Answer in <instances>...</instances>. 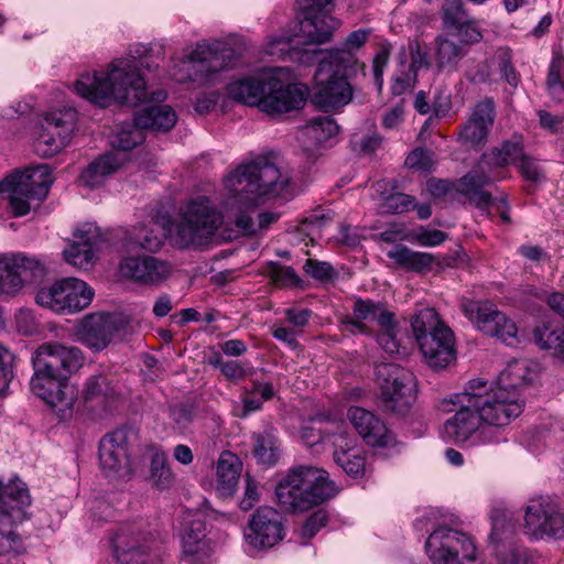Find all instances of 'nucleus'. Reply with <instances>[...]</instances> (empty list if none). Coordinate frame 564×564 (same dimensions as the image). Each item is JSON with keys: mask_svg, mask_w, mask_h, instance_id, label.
Returning <instances> with one entry per match:
<instances>
[{"mask_svg": "<svg viewBox=\"0 0 564 564\" xmlns=\"http://www.w3.org/2000/svg\"><path fill=\"white\" fill-rule=\"evenodd\" d=\"M224 185L228 192L224 200L227 224L234 225L238 234L247 236L268 229L280 218V214L274 212L260 213L257 220L251 217L261 197L290 199L293 194L290 177L265 156L239 165L226 176Z\"/></svg>", "mask_w": 564, "mask_h": 564, "instance_id": "obj_1", "label": "nucleus"}, {"mask_svg": "<svg viewBox=\"0 0 564 564\" xmlns=\"http://www.w3.org/2000/svg\"><path fill=\"white\" fill-rule=\"evenodd\" d=\"M129 52V56L113 59L107 72L82 75L75 82L77 94L100 107H107L112 100L128 106L147 100L163 101L166 93L155 90L150 95L139 66L150 72L158 69L164 59V46L138 44Z\"/></svg>", "mask_w": 564, "mask_h": 564, "instance_id": "obj_2", "label": "nucleus"}, {"mask_svg": "<svg viewBox=\"0 0 564 564\" xmlns=\"http://www.w3.org/2000/svg\"><path fill=\"white\" fill-rule=\"evenodd\" d=\"M335 494L336 489L328 473L311 465L291 468L275 488L279 505L289 512L311 509Z\"/></svg>", "mask_w": 564, "mask_h": 564, "instance_id": "obj_3", "label": "nucleus"}, {"mask_svg": "<svg viewBox=\"0 0 564 564\" xmlns=\"http://www.w3.org/2000/svg\"><path fill=\"white\" fill-rule=\"evenodd\" d=\"M318 67L315 73L313 102L325 110L340 108L352 98V89L347 82L348 70L357 62L347 50H330L315 58Z\"/></svg>", "mask_w": 564, "mask_h": 564, "instance_id": "obj_4", "label": "nucleus"}, {"mask_svg": "<svg viewBox=\"0 0 564 564\" xmlns=\"http://www.w3.org/2000/svg\"><path fill=\"white\" fill-rule=\"evenodd\" d=\"M237 52L220 41H200L171 67V76L178 83L205 85L218 73L236 66Z\"/></svg>", "mask_w": 564, "mask_h": 564, "instance_id": "obj_5", "label": "nucleus"}, {"mask_svg": "<svg viewBox=\"0 0 564 564\" xmlns=\"http://www.w3.org/2000/svg\"><path fill=\"white\" fill-rule=\"evenodd\" d=\"M224 221L227 223L226 214L209 197L192 198L173 223L174 241L181 248L207 243Z\"/></svg>", "mask_w": 564, "mask_h": 564, "instance_id": "obj_6", "label": "nucleus"}, {"mask_svg": "<svg viewBox=\"0 0 564 564\" xmlns=\"http://www.w3.org/2000/svg\"><path fill=\"white\" fill-rule=\"evenodd\" d=\"M471 399L467 402L475 404L482 424L505 427L517 419L523 411L524 400L514 390H503L497 386L487 388V381L473 379L466 384Z\"/></svg>", "mask_w": 564, "mask_h": 564, "instance_id": "obj_7", "label": "nucleus"}, {"mask_svg": "<svg viewBox=\"0 0 564 564\" xmlns=\"http://www.w3.org/2000/svg\"><path fill=\"white\" fill-rule=\"evenodd\" d=\"M420 350L431 368L443 369L454 358V334L440 319L435 308L420 310L411 319Z\"/></svg>", "mask_w": 564, "mask_h": 564, "instance_id": "obj_8", "label": "nucleus"}, {"mask_svg": "<svg viewBox=\"0 0 564 564\" xmlns=\"http://www.w3.org/2000/svg\"><path fill=\"white\" fill-rule=\"evenodd\" d=\"M379 387L378 404L388 415H406L415 401L414 375L395 364H381L376 368Z\"/></svg>", "mask_w": 564, "mask_h": 564, "instance_id": "obj_9", "label": "nucleus"}, {"mask_svg": "<svg viewBox=\"0 0 564 564\" xmlns=\"http://www.w3.org/2000/svg\"><path fill=\"white\" fill-rule=\"evenodd\" d=\"M52 184L51 169L42 164L6 177L0 182V194H8V206L13 216L22 217L31 209L30 200L46 198Z\"/></svg>", "mask_w": 564, "mask_h": 564, "instance_id": "obj_10", "label": "nucleus"}, {"mask_svg": "<svg viewBox=\"0 0 564 564\" xmlns=\"http://www.w3.org/2000/svg\"><path fill=\"white\" fill-rule=\"evenodd\" d=\"M425 550L433 564H465L476 558V546L462 530L438 525L427 538Z\"/></svg>", "mask_w": 564, "mask_h": 564, "instance_id": "obj_11", "label": "nucleus"}, {"mask_svg": "<svg viewBox=\"0 0 564 564\" xmlns=\"http://www.w3.org/2000/svg\"><path fill=\"white\" fill-rule=\"evenodd\" d=\"M94 294V290L86 282L76 278H66L40 289L35 301L55 313L74 314L87 308Z\"/></svg>", "mask_w": 564, "mask_h": 564, "instance_id": "obj_12", "label": "nucleus"}, {"mask_svg": "<svg viewBox=\"0 0 564 564\" xmlns=\"http://www.w3.org/2000/svg\"><path fill=\"white\" fill-rule=\"evenodd\" d=\"M131 330V319L120 313L89 314L83 318L77 336L80 344L94 351L104 350L111 341Z\"/></svg>", "mask_w": 564, "mask_h": 564, "instance_id": "obj_13", "label": "nucleus"}, {"mask_svg": "<svg viewBox=\"0 0 564 564\" xmlns=\"http://www.w3.org/2000/svg\"><path fill=\"white\" fill-rule=\"evenodd\" d=\"M466 317L475 323L477 328L490 337L497 338L507 346L520 343L519 330L512 318L497 310L489 302H467L463 305Z\"/></svg>", "mask_w": 564, "mask_h": 564, "instance_id": "obj_14", "label": "nucleus"}, {"mask_svg": "<svg viewBox=\"0 0 564 564\" xmlns=\"http://www.w3.org/2000/svg\"><path fill=\"white\" fill-rule=\"evenodd\" d=\"M30 387L32 392L50 405L61 419L72 414L78 394L68 379L34 370Z\"/></svg>", "mask_w": 564, "mask_h": 564, "instance_id": "obj_15", "label": "nucleus"}, {"mask_svg": "<svg viewBox=\"0 0 564 564\" xmlns=\"http://www.w3.org/2000/svg\"><path fill=\"white\" fill-rule=\"evenodd\" d=\"M524 532L534 540L564 539V512L551 500H531L525 508Z\"/></svg>", "mask_w": 564, "mask_h": 564, "instance_id": "obj_16", "label": "nucleus"}, {"mask_svg": "<svg viewBox=\"0 0 564 564\" xmlns=\"http://www.w3.org/2000/svg\"><path fill=\"white\" fill-rule=\"evenodd\" d=\"M31 361L33 370L68 379L83 365L84 356L78 347L45 343L34 350Z\"/></svg>", "mask_w": 564, "mask_h": 564, "instance_id": "obj_17", "label": "nucleus"}, {"mask_svg": "<svg viewBox=\"0 0 564 564\" xmlns=\"http://www.w3.org/2000/svg\"><path fill=\"white\" fill-rule=\"evenodd\" d=\"M282 70L271 68L265 97L261 102V111L271 116L299 110L306 102L305 86L284 82Z\"/></svg>", "mask_w": 564, "mask_h": 564, "instance_id": "obj_18", "label": "nucleus"}, {"mask_svg": "<svg viewBox=\"0 0 564 564\" xmlns=\"http://www.w3.org/2000/svg\"><path fill=\"white\" fill-rule=\"evenodd\" d=\"M30 505L31 497L23 481L17 479L2 486L0 480V535L11 541L18 539L13 529L25 520Z\"/></svg>", "mask_w": 564, "mask_h": 564, "instance_id": "obj_19", "label": "nucleus"}, {"mask_svg": "<svg viewBox=\"0 0 564 564\" xmlns=\"http://www.w3.org/2000/svg\"><path fill=\"white\" fill-rule=\"evenodd\" d=\"M333 0H297L300 31L306 41L326 42L339 25L330 15Z\"/></svg>", "mask_w": 564, "mask_h": 564, "instance_id": "obj_20", "label": "nucleus"}, {"mask_svg": "<svg viewBox=\"0 0 564 564\" xmlns=\"http://www.w3.org/2000/svg\"><path fill=\"white\" fill-rule=\"evenodd\" d=\"M44 265L36 259L22 254H0V294L13 293L24 284L42 281Z\"/></svg>", "mask_w": 564, "mask_h": 564, "instance_id": "obj_21", "label": "nucleus"}, {"mask_svg": "<svg viewBox=\"0 0 564 564\" xmlns=\"http://www.w3.org/2000/svg\"><path fill=\"white\" fill-rule=\"evenodd\" d=\"M130 435H132V431L118 429L100 440L99 462L108 477H123L130 474Z\"/></svg>", "mask_w": 564, "mask_h": 564, "instance_id": "obj_22", "label": "nucleus"}, {"mask_svg": "<svg viewBox=\"0 0 564 564\" xmlns=\"http://www.w3.org/2000/svg\"><path fill=\"white\" fill-rule=\"evenodd\" d=\"M243 534L253 549H270L285 535L282 517L274 508L260 507L251 516Z\"/></svg>", "mask_w": 564, "mask_h": 564, "instance_id": "obj_23", "label": "nucleus"}, {"mask_svg": "<svg viewBox=\"0 0 564 564\" xmlns=\"http://www.w3.org/2000/svg\"><path fill=\"white\" fill-rule=\"evenodd\" d=\"M468 399H471V395L465 388L464 392L455 394L451 400L458 410L445 421L443 436L455 444L468 443L482 423L475 411V404L468 403Z\"/></svg>", "mask_w": 564, "mask_h": 564, "instance_id": "obj_24", "label": "nucleus"}, {"mask_svg": "<svg viewBox=\"0 0 564 564\" xmlns=\"http://www.w3.org/2000/svg\"><path fill=\"white\" fill-rule=\"evenodd\" d=\"M330 436L335 464L352 478L362 477L366 456L364 449L357 445V438L345 425H338L337 433Z\"/></svg>", "mask_w": 564, "mask_h": 564, "instance_id": "obj_25", "label": "nucleus"}, {"mask_svg": "<svg viewBox=\"0 0 564 564\" xmlns=\"http://www.w3.org/2000/svg\"><path fill=\"white\" fill-rule=\"evenodd\" d=\"M347 416L366 444L373 447H392L395 445L393 433L375 413L364 408L351 406Z\"/></svg>", "mask_w": 564, "mask_h": 564, "instance_id": "obj_26", "label": "nucleus"}, {"mask_svg": "<svg viewBox=\"0 0 564 564\" xmlns=\"http://www.w3.org/2000/svg\"><path fill=\"white\" fill-rule=\"evenodd\" d=\"M171 236L174 239V227L169 219L151 220L149 224H140L124 236L123 248L127 252L143 249L156 252L164 239Z\"/></svg>", "mask_w": 564, "mask_h": 564, "instance_id": "obj_27", "label": "nucleus"}, {"mask_svg": "<svg viewBox=\"0 0 564 564\" xmlns=\"http://www.w3.org/2000/svg\"><path fill=\"white\" fill-rule=\"evenodd\" d=\"M394 314L388 311L382 302L357 299L352 307V316H346L341 324L346 330L356 334H368L365 322H376L380 327L389 328Z\"/></svg>", "mask_w": 564, "mask_h": 564, "instance_id": "obj_28", "label": "nucleus"}, {"mask_svg": "<svg viewBox=\"0 0 564 564\" xmlns=\"http://www.w3.org/2000/svg\"><path fill=\"white\" fill-rule=\"evenodd\" d=\"M119 272L123 278L152 285L167 279L171 270L166 262L158 258L129 256L120 261Z\"/></svg>", "mask_w": 564, "mask_h": 564, "instance_id": "obj_29", "label": "nucleus"}, {"mask_svg": "<svg viewBox=\"0 0 564 564\" xmlns=\"http://www.w3.org/2000/svg\"><path fill=\"white\" fill-rule=\"evenodd\" d=\"M496 117L495 104L491 99L478 102L467 122L460 128L459 141L471 148L482 147Z\"/></svg>", "mask_w": 564, "mask_h": 564, "instance_id": "obj_30", "label": "nucleus"}, {"mask_svg": "<svg viewBox=\"0 0 564 564\" xmlns=\"http://www.w3.org/2000/svg\"><path fill=\"white\" fill-rule=\"evenodd\" d=\"M321 42L306 41L303 33L299 30L292 36H270L264 45V53L276 58H289L302 64L314 62L321 54L317 50L303 48L299 45L319 44Z\"/></svg>", "mask_w": 564, "mask_h": 564, "instance_id": "obj_31", "label": "nucleus"}, {"mask_svg": "<svg viewBox=\"0 0 564 564\" xmlns=\"http://www.w3.org/2000/svg\"><path fill=\"white\" fill-rule=\"evenodd\" d=\"M491 166H488V162H484V156H481L477 167L469 171L458 182L457 191L467 196L469 202L480 210H488L492 204L490 193L482 189L495 180L491 175Z\"/></svg>", "mask_w": 564, "mask_h": 564, "instance_id": "obj_32", "label": "nucleus"}, {"mask_svg": "<svg viewBox=\"0 0 564 564\" xmlns=\"http://www.w3.org/2000/svg\"><path fill=\"white\" fill-rule=\"evenodd\" d=\"M74 237L75 241L63 252L64 258L76 268L87 269L94 259V249L100 241L99 228L86 223L76 229Z\"/></svg>", "mask_w": 564, "mask_h": 564, "instance_id": "obj_33", "label": "nucleus"}, {"mask_svg": "<svg viewBox=\"0 0 564 564\" xmlns=\"http://www.w3.org/2000/svg\"><path fill=\"white\" fill-rule=\"evenodd\" d=\"M271 74V68L246 76L230 83L227 86V94L230 98L248 106H257L261 110V102L265 97L267 82Z\"/></svg>", "mask_w": 564, "mask_h": 564, "instance_id": "obj_34", "label": "nucleus"}, {"mask_svg": "<svg viewBox=\"0 0 564 564\" xmlns=\"http://www.w3.org/2000/svg\"><path fill=\"white\" fill-rule=\"evenodd\" d=\"M127 160V154L119 152L106 153L93 161L80 174V181L88 187H98L113 174Z\"/></svg>", "mask_w": 564, "mask_h": 564, "instance_id": "obj_35", "label": "nucleus"}, {"mask_svg": "<svg viewBox=\"0 0 564 564\" xmlns=\"http://www.w3.org/2000/svg\"><path fill=\"white\" fill-rule=\"evenodd\" d=\"M435 65L438 72H454L457 69L460 61L468 54L464 44H459L451 34L445 32L438 35L434 41Z\"/></svg>", "mask_w": 564, "mask_h": 564, "instance_id": "obj_36", "label": "nucleus"}, {"mask_svg": "<svg viewBox=\"0 0 564 564\" xmlns=\"http://www.w3.org/2000/svg\"><path fill=\"white\" fill-rule=\"evenodd\" d=\"M339 131L337 122L329 116H317L305 124L300 133L299 140L305 150H311L335 137Z\"/></svg>", "mask_w": 564, "mask_h": 564, "instance_id": "obj_37", "label": "nucleus"}, {"mask_svg": "<svg viewBox=\"0 0 564 564\" xmlns=\"http://www.w3.org/2000/svg\"><path fill=\"white\" fill-rule=\"evenodd\" d=\"M57 137L51 133L55 126L52 123H41L37 138L34 141V151L41 158H52L59 153L69 143V120L63 121Z\"/></svg>", "mask_w": 564, "mask_h": 564, "instance_id": "obj_38", "label": "nucleus"}, {"mask_svg": "<svg viewBox=\"0 0 564 564\" xmlns=\"http://www.w3.org/2000/svg\"><path fill=\"white\" fill-rule=\"evenodd\" d=\"M241 465L238 457L229 452L221 453L217 463L216 491L221 497H231L236 491Z\"/></svg>", "mask_w": 564, "mask_h": 564, "instance_id": "obj_39", "label": "nucleus"}, {"mask_svg": "<svg viewBox=\"0 0 564 564\" xmlns=\"http://www.w3.org/2000/svg\"><path fill=\"white\" fill-rule=\"evenodd\" d=\"M176 120L175 111L167 105L148 106L135 115V122L143 131H169Z\"/></svg>", "mask_w": 564, "mask_h": 564, "instance_id": "obj_40", "label": "nucleus"}, {"mask_svg": "<svg viewBox=\"0 0 564 564\" xmlns=\"http://www.w3.org/2000/svg\"><path fill=\"white\" fill-rule=\"evenodd\" d=\"M534 371L527 359H514L500 372L495 386L503 390H514L521 394V389L527 387Z\"/></svg>", "mask_w": 564, "mask_h": 564, "instance_id": "obj_41", "label": "nucleus"}, {"mask_svg": "<svg viewBox=\"0 0 564 564\" xmlns=\"http://www.w3.org/2000/svg\"><path fill=\"white\" fill-rule=\"evenodd\" d=\"M387 257L399 267L417 273L429 271L434 262L433 254L414 251L403 245L394 246L387 252Z\"/></svg>", "mask_w": 564, "mask_h": 564, "instance_id": "obj_42", "label": "nucleus"}, {"mask_svg": "<svg viewBox=\"0 0 564 564\" xmlns=\"http://www.w3.org/2000/svg\"><path fill=\"white\" fill-rule=\"evenodd\" d=\"M83 398L86 402L97 401L106 403L117 397V389L113 380L104 373L90 375L83 387Z\"/></svg>", "mask_w": 564, "mask_h": 564, "instance_id": "obj_43", "label": "nucleus"}, {"mask_svg": "<svg viewBox=\"0 0 564 564\" xmlns=\"http://www.w3.org/2000/svg\"><path fill=\"white\" fill-rule=\"evenodd\" d=\"M253 454L258 463L264 466H273L281 456V444L272 431L256 433L252 436Z\"/></svg>", "mask_w": 564, "mask_h": 564, "instance_id": "obj_44", "label": "nucleus"}, {"mask_svg": "<svg viewBox=\"0 0 564 564\" xmlns=\"http://www.w3.org/2000/svg\"><path fill=\"white\" fill-rule=\"evenodd\" d=\"M536 345L544 350H550L555 357L564 360V326L542 324L533 330Z\"/></svg>", "mask_w": 564, "mask_h": 564, "instance_id": "obj_45", "label": "nucleus"}, {"mask_svg": "<svg viewBox=\"0 0 564 564\" xmlns=\"http://www.w3.org/2000/svg\"><path fill=\"white\" fill-rule=\"evenodd\" d=\"M522 144L519 141H506L500 148H494L490 153L482 154L488 166L502 167L519 164L524 156Z\"/></svg>", "mask_w": 564, "mask_h": 564, "instance_id": "obj_46", "label": "nucleus"}, {"mask_svg": "<svg viewBox=\"0 0 564 564\" xmlns=\"http://www.w3.org/2000/svg\"><path fill=\"white\" fill-rule=\"evenodd\" d=\"M206 524L200 517H195L184 522L183 527V553L185 555L197 554L205 545Z\"/></svg>", "mask_w": 564, "mask_h": 564, "instance_id": "obj_47", "label": "nucleus"}, {"mask_svg": "<svg viewBox=\"0 0 564 564\" xmlns=\"http://www.w3.org/2000/svg\"><path fill=\"white\" fill-rule=\"evenodd\" d=\"M144 139V131L141 126L135 122L134 118L133 122H124L121 124L119 131L111 140V145L113 149L118 150L117 152L126 154V151L141 144Z\"/></svg>", "mask_w": 564, "mask_h": 564, "instance_id": "obj_48", "label": "nucleus"}, {"mask_svg": "<svg viewBox=\"0 0 564 564\" xmlns=\"http://www.w3.org/2000/svg\"><path fill=\"white\" fill-rule=\"evenodd\" d=\"M151 453L150 480L160 489L170 488L174 476L169 467L166 454L160 448H152Z\"/></svg>", "mask_w": 564, "mask_h": 564, "instance_id": "obj_49", "label": "nucleus"}, {"mask_svg": "<svg viewBox=\"0 0 564 564\" xmlns=\"http://www.w3.org/2000/svg\"><path fill=\"white\" fill-rule=\"evenodd\" d=\"M546 90L554 101H564V58L560 54H555L551 59L546 77Z\"/></svg>", "mask_w": 564, "mask_h": 564, "instance_id": "obj_50", "label": "nucleus"}, {"mask_svg": "<svg viewBox=\"0 0 564 564\" xmlns=\"http://www.w3.org/2000/svg\"><path fill=\"white\" fill-rule=\"evenodd\" d=\"M398 59L400 68L395 72L391 85V91L394 96H401L411 90L416 82V74L413 69L406 67V52L404 47L401 48Z\"/></svg>", "mask_w": 564, "mask_h": 564, "instance_id": "obj_51", "label": "nucleus"}, {"mask_svg": "<svg viewBox=\"0 0 564 564\" xmlns=\"http://www.w3.org/2000/svg\"><path fill=\"white\" fill-rule=\"evenodd\" d=\"M459 44H464L465 48H469L482 41L484 30L479 26L478 22L474 19H468L465 22L456 25L447 32Z\"/></svg>", "mask_w": 564, "mask_h": 564, "instance_id": "obj_52", "label": "nucleus"}, {"mask_svg": "<svg viewBox=\"0 0 564 564\" xmlns=\"http://www.w3.org/2000/svg\"><path fill=\"white\" fill-rule=\"evenodd\" d=\"M441 15L445 32L469 19L463 0H445Z\"/></svg>", "mask_w": 564, "mask_h": 564, "instance_id": "obj_53", "label": "nucleus"}, {"mask_svg": "<svg viewBox=\"0 0 564 564\" xmlns=\"http://www.w3.org/2000/svg\"><path fill=\"white\" fill-rule=\"evenodd\" d=\"M340 423H333L330 427H316L314 423L306 424L301 429V438L307 446H314L319 443L328 442L330 444V435L337 433V426Z\"/></svg>", "mask_w": 564, "mask_h": 564, "instance_id": "obj_54", "label": "nucleus"}, {"mask_svg": "<svg viewBox=\"0 0 564 564\" xmlns=\"http://www.w3.org/2000/svg\"><path fill=\"white\" fill-rule=\"evenodd\" d=\"M404 163L411 170L431 172L436 164V158L432 150L415 148L408 154Z\"/></svg>", "mask_w": 564, "mask_h": 564, "instance_id": "obj_55", "label": "nucleus"}, {"mask_svg": "<svg viewBox=\"0 0 564 564\" xmlns=\"http://www.w3.org/2000/svg\"><path fill=\"white\" fill-rule=\"evenodd\" d=\"M14 354L0 345V397L8 394L9 384L14 377Z\"/></svg>", "mask_w": 564, "mask_h": 564, "instance_id": "obj_56", "label": "nucleus"}, {"mask_svg": "<svg viewBox=\"0 0 564 564\" xmlns=\"http://www.w3.org/2000/svg\"><path fill=\"white\" fill-rule=\"evenodd\" d=\"M415 198L403 194L394 193L384 198L381 210L386 214H402L414 208Z\"/></svg>", "mask_w": 564, "mask_h": 564, "instance_id": "obj_57", "label": "nucleus"}, {"mask_svg": "<svg viewBox=\"0 0 564 564\" xmlns=\"http://www.w3.org/2000/svg\"><path fill=\"white\" fill-rule=\"evenodd\" d=\"M303 270L306 274L319 282H330L337 276L336 270L326 261L308 259L303 265Z\"/></svg>", "mask_w": 564, "mask_h": 564, "instance_id": "obj_58", "label": "nucleus"}, {"mask_svg": "<svg viewBox=\"0 0 564 564\" xmlns=\"http://www.w3.org/2000/svg\"><path fill=\"white\" fill-rule=\"evenodd\" d=\"M65 120H69V135L72 134L75 123L77 120V111L73 108H65L56 111L48 112L42 120L41 123H52V126H55L56 128H53L51 133L53 137H57V133L59 132V129L62 124L64 126Z\"/></svg>", "mask_w": 564, "mask_h": 564, "instance_id": "obj_59", "label": "nucleus"}, {"mask_svg": "<svg viewBox=\"0 0 564 564\" xmlns=\"http://www.w3.org/2000/svg\"><path fill=\"white\" fill-rule=\"evenodd\" d=\"M410 239L421 247H436L447 239V234L438 229H427L421 226L411 234Z\"/></svg>", "mask_w": 564, "mask_h": 564, "instance_id": "obj_60", "label": "nucleus"}, {"mask_svg": "<svg viewBox=\"0 0 564 564\" xmlns=\"http://www.w3.org/2000/svg\"><path fill=\"white\" fill-rule=\"evenodd\" d=\"M271 280L284 286L297 285L300 279L292 267L271 263L268 270Z\"/></svg>", "mask_w": 564, "mask_h": 564, "instance_id": "obj_61", "label": "nucleus"}, {"mask_svg": "<svg viewBox=\"0 0 564 564\" xmlns=\"http://www.w3.org/2000/svg\"><path fill=\"white\" fill-rule=\"evenodd\" d=\"M328 521L327 512L318 509L311 514L301 529V536L304 539H312L317 532L326 525Z\"/></svg>", "mask_w": 564, "mask_h": 564, "instance_id": "obj_62", "label": "nucleus"}, {"mask_svg": "<svg viewBox=\"0 0 564 564\" xmlns=\"http://www.w3.org/2000/svg\"><path fill=\"white\" fill-rule=\"evenodd\" d=\"M502 429L503 427H496L481 423L479 424V430L474 434L475 440L471 441V444H496L507 442V438L502 436Z\"/></svg>", "mask_w": 564, "mask_h": 564, "instance_id": "obj_63", "label": "nucleus"}, {"mask_svg": "<svg viewBox=\"0 0 564 564\" xmlns=\"http://www.w3.org/2000/svg\"><path fill=\"white\" fill-rule=\"evenodd\" d=\"M500 564H529L531 558L525 547L519 545H510L506 554H499Z\"/></svg>", "mask_w": 564, "mask_h": 564, "instance_id": "obj_64", "label": "nucleus"}]
</instances>
